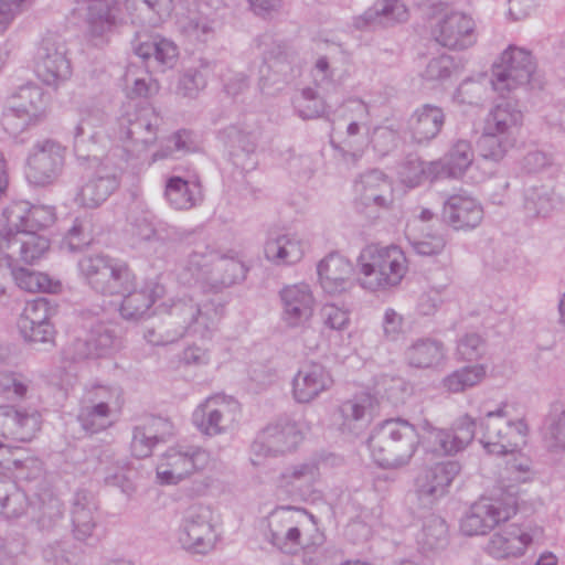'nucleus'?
Listing matches in <instances>:
<instances>
[{
	"mask_svg": "<svg viewBox=\"0 0 565 565\" xmlns=\"http://www.w3.org/2000/svg\"><path fill=\"white\" fill-rule=\"evenodd\" d=\"M476 427V420L468 414L460 416L450 429L435 427L427 419L417 429L406 419L390 418L372 429L367 445L376 465L399 469L411 462L418 444L426 452L438 456L463 450L473 440Z\"/></svg>",
	"mask_w": 565,
	"mask_h": 565,
	"instance_id": "f257e3e1",
	"label": "nucleus"
},
{
	"mask_svg": "<svg viewBox=\"0 0 565 565\" xmlns=\"http://www.w3.org/2000/svg\"><path fill=\"white\" fill-rule=\"evenodd\" d=\"M224 302L216 299L198 300L184 294L171 300L167 316L147 328L143 338L152 345H168L184 335L211 338L224 316Z\"/></svg>",
	"mask_w": 565,
	"mask_h": 565,
	"instance_id": "f03ea898",
	"label": "nucleus"
},
{
	"mask_svg": "<svg viewBox=\"0 0 565 565\" xmlns=\"http://www.w3.org/2000/svg\"><path fill=\"white\" fill-rule=\"evenodd\" d=\"M0 469L10 472L18 482L0 477V514L6 519H18L28 508V497L50 487L43 462L35 457H22L0 443Z\"/></svg>",
	"mask_w": 565,
	"mask_h": 565,
	"instance_id": "7ed1b4c3",
	"label": "nucleus"
},
{
	"mask_svg": "<svg viewBox=\"0 0 565 565\" xmlns=\"http://www.w3.org/2000/svg\"><path fill=\"white\" fill-rule=\"evenodd\" d=\"M267 540L284 554L295 555L301 548L323 544V534L316 527L315 516L305 509L278 507L267 518Z\"/></svg>",
	"mask_w": 565,
	"mask_h": 565,
	"instance_id": "20e7f679",
	"label": "nucleus"
},
{
	"mask_svg": "<svg viewBox=\"0 0 565 565\" xmlns=\"http://www.w3.org/2000/svg\"><path fill=\"white\" fill-rule=\"evenodd\" d=\"M358 266L361 287L371 291L396 287L408 268L406 256L399 247L377 244L367 245L361 250Z\"/></svg>",
	"mask_w": 565,
	"mask_h": 565,
	"instance_id": "39448f33",
	"label": "nucleus"
},
{
	"mask_svg": "<svg viewBox=\"0 0 565 565\" xmlns=\"http://www.w3.org/2000/svg\"><path fill=\"white\" fill-rule=\"evenodd\" d=\"M77 268L81 278L95 292L104 296L122 295L136 284L129 265L106 254L83 256Z\"/></svg>",
	"mask_w": 565,
	"mask_h": 565,
	"instance_id": "423d86ee",
	"label": "nucleus"
},
{
	"mask_svg": "<svg viewBox=\"0 0 565 565\" xmlns=\"http://www.w3.org/2000/svg\"><path fill=\"white\" fill-rule=\"evenodd\" d=\"M161 117L148 105H128L117 119L115 136L132 157H140L157 140Z\"/></svg>",
	"mask_w": 565,
	"mask_h": 565,
	"instance_id": "0eeeda50",
	"label": "nucleus"
},
{
	"mask_svg": "<svg viewBox=\"0 0 565 565\" xmlns=\"http://www.w3.org/2000/svg\"><path fill=\"white\" fill-rule=\"evenodd\" d=\"M480 443L489 454L505 455L514 452L525 443L527 425L523 419L509 418L507 405L488 412L479 422Z\"/></svg>",
	"mask_w": 565,
	"mask_h": 565,
	"instance_id": "6e6552de",
	"label": "nucleus"
},
{
	"mask_svg": "<svg viewBox=\"0 0 565 565\" xmlns=\"http://www.w3.org/2000/svg\"><path fill=\"white\" fill-rule=\"evenodd\" d=\"M210 462V454L198 446L175 445L169 447L157 465V479L161 484H178Z\"/></svg>",
	"mask_w": 565,
	"mask_h": 565,
	"instance_id": "1a4fd4ad",
	"label": "nucleus"
},
{
	"mask_svg": "<svg viewBox=\"0 0 565 565\" xmlns=\"http://www.w3.org/2000/svg\"><path fill=\"white\" fill-rule=\"evenodd\" d=\"M536 70L532 53L510 45L493 64L491 84L493 89L503 93L530 83Z\"/></svg>",
	"mask_w": 565,
	"mask_h": 565,
	"instance_id": "9d476101",
	"label": "nucleus"
},
{
	"mask_svg": "<svg viewBox=\"0 0 565 565\" xmlns=\"http://www.w3.org/2000/svg\"><path fill=\"white\" fill-rule=\"evenodd\" d=\"M66 149L54 139L38 140L29 151L25 178L36 186L52 184L61 174Z\"/></svg>",
	"mask_w": 565,
	"mask_h": 565,
	"instance_id": "9b49d317",
	"label": "nucleus"
},
{
	"mask_svg": "<svg viewBox=\"0 0 565 565\" xmlns=\"http://www.w3.org/2000/svg\"><path fill=\"white\" fill-rule=\"evenodd\" d=\"M305 425L280 419L267 425L252 445L256 457H277L295 451L305 439Z\"/></svg>",
	"mask_w": 565,
	"mask_h": 565,
	"instance_id": "f8f14e48",
	"label": "nucleus"
},
{
	"mask_svg": "<svg viewBox=\"0 0 565 565\" xmlns=\"http://www.w3.org/2000/svg\"><path fill=\"white\" fill-rule=\"evenodd\" d=\"M239 415V404L225 395H214L201 403L192 414L194 426L206 436L231 430Z\"/></svg>",
	"mask_w": 565,
	"mask_h": 565,
	"instance_id": "ddd939ff",
	"label": "nucleus"
},
{
	"mask_svg": "<svg viewBox=\"0 0 565 565\" xmlns=\"http://www.w3.org/2000/svg\"><path fill=\"white\" fill-rule=\"evenodd\" d=\"M543 527L536 524H510L495 532L487 544V552L493 558L521 557L526 550L543 541Z\"/></svg>",
	"mask_w": 565,
	"mask_h": 565,
	"instance_id": "4468645a",
	"label": "nucleus"
},
{
	"mask_svg": "<svg viewBox=\"0 0 565 565\" xmlns=\"http://www.w3.org/2000/svg\"><path fill=\"white\" fill-rule=\"evenodd\" d=\"M35 73L47 86L57 87L72 75L66 44L55 35L42 39L35 55Z\"/></svg>",
	"mask_w": 565,
	"mask_h": 565,
	"instance_id": "2eb2a0df",
	"label": "nucleus"
},
{
	"mask_svg": "<svg viewBox=\"0 0 565 565\" xmlns=\"http://www.w3.org/2000/svg\"><path fill=\"white\" fill-rule=\"evenodd\" d=\"M217 541L216 531L212 524V511L204 505L190 507L183 518L179 533L182 547L191 553L206 554Z\"/></svg>",
	"mask_w": 565,
	"mask_h": 565,
	"instance_id": "dca6fc26",
	"label": "nucleus"
},
{
	"mask_svg": "<svg viewBox=\"0 0 565 565\" xmlns=\"http://www.w3.org/2000/svg\"><path fill=\"white\" fill-rule=\"evenodd\" d=\"M515 513L514 501L503 502L500 499L481 498L461 519L460 531L467 536L484 535Z\"/></svg>",
	"mask_w": 565,
	"mask_h": 565,
	"instance_id": "f3484780",
	"label": "nucleus"
},
{
	"mask_svg": "<svg viewBox=\"0 0 565 565\" xmlns=\"http://www.w3.org/2000/svg\"><path fill=\"white\" fill-rule=\"evenodd\" d=\"M280 318L288 328L306 326L315 312L316 299L306 282L286 285L279 290Z\"/></svg>",
	"mask_w": 565,
	"mask_h": 565,
	"instance_id": "a211bd4d",
	"label": "nucleus"
},
{
	"mask_svg": "<svg viewBox=\"0 0 565 565\" xmlns=\"http://www.w3.org/2000/svg\"><path fill=\"white\" fill-rule=\"evenodd\" d=\"M460 470L459 462L454 460L439 462L423 470L415 480V492L422 503L429 505L444 497Z\"/></svg>",
	"mask_w": 565,
	"mask_h": 565,
	"instance_id": "6ab92c4d",
	"label": "nucleus"
},
{
	"mask_svg": "<svg viewBox=\"0 0 565 565\" xmlns=\"http://www.w3.org/2000/svg\"><path fill=\"white\" fill-rule=\"evenodd\" d=\"M321 288L331 296L349 292L355 286L352 263L339 253H330L317 265Z\"/></svg>",
	"mask_w": 565,
	"mask_h": 565,
	"instance_id": "aec40b11",
	"label": "nucleus"
},
{
	"mask_svg": "<svg viewBox=\"0 0 565 565\" xmlns=\"http://www.w3.org/2000/svg\"><path fill=\"white\" fill-rule=\"evenodd\" d=\"M475 28L471 17L462 12H451L437 22L433 36L443 46L463 50L475 44Z\"/></svg>",
	"mask_w": 565,
	"mask_h": 565,
	"instance_id": "412c9836",
	"label": "nucleus"
},
{
	"mask_svg": "<svg viewBox=\"0 0 565 565\" xmlns=\"http://www.w3.org/2000/svg\"><path fill=\"white\" fill-rule=\"evenodd\" d=\"M355 202L363 207L387 209L393 202L391 180L380 170L362 173L354 183Z\"/></svg>",
	"mask_w": 565,
	"mask_h": 565,
	"instance_id": "4be33fe9",
	"label": "nucleus"
},
{
	"mask_svg": "<svg viewBox=\"0 0 565 565\" xmlns=\"http://www.w3.org/2000/svg\"><path fill=\"white\" fill-rule=\"evenodd\" d=\"M30 520L42 532H51L64 519V505L51 486L28 497Z\"/></svg>",
	"mask_w": 565,
	"mask_h": 565,
	"instance_id": "5701e85b",
	"label": "nucleus"
},
{
	"mask_svg": "<svg viewBox=\"0 0 565 565\" xmlns=\"http://www.w3.org/2000/svg\"><path fill=\"white\" fill-rule=\"evenodd\" d=\"M333 384L330 372L320 363L302 364L292 379V396L298 403H309Z\"/></svg>",
	"mask_w": 565,
	"mask_h": 565,
	"instance_id": "b1692460",
	"label": "nucleus"
},
{
	"mask_svg": "<svg viewBox=\"0 0 565 565\" xmlns=\"http://www.w3.org/2000/svg\"><path fill=\"white\" fill-rule=\"evenodd\" d=\"M221 136L230 148V157L236 168L246 172L256 168V149L259 140V134L256 130L230 126L222 131Z\"/></svg>",
	"mask_w": 565,
	"mask_h": 565,
	"instance_id": "393cba45",
	"label": "nucleus"
},
{
	"mask_svg": "<svg viewBox=\"0 0 565 565\" xmlns=\"http://www.w3.org/2000/svg\"><path fill=\"white\" fill-rule=\"evenodd\" d=\"M119 183L118 170L103 164L81 186L75 201L83 207H98L119 188Z\"/></svg>",
	"mask_w": 565,
	"mask_h": 565,
	"instance_id": "a878e982",
	"label": "nucleus"
},
{
	"mask_svg": "<svg viewBox=\"0 0 565 565\" xmlns=\"http://www.w3.org/2000/svg\"><path fill=\"white\" fill-rule=\"evenodd\" d=\"M172 435V424L162 417L149 416L135 426L131 439V454L136 458H147L158 443Z\"/></svg>",
	"mask_w": 565,
	"mask_h": 565,
	"instance_id": "bb28decb",
	"label": "nucleus"
},
{
	"mask_svg": "<svg viewBox=\"0 0 565 565\" xmlns=\"http://www.w3.org/2000/svg\"><path fill=\"white\" fill-rule=\"evenodd\" d=\"M444 217L456 230H471L481 223L483 209L475 198L458 193L444 203Z\"/></svg>",
	"mask_w": 565,
	"mask_h": 565,
	"instance_id": "cd10ccee",
	"label": "nucleus"
},
{
	"mask_svg": "<svg viewBox=\"0 0 565 565\" xmlns=\"http://www.w3.org/2000/svg\"><path fill=\"white\" fill-rule=\"evenodd\" d=\"M213 249L204 244L198 245L175 268V277L181 285L199 286L206 291L210 263Z\"/></svg>",
	"mask_w": 565,
	"mask_h": 565,
	"instance_id": "c85d7f7f",
	"label": "nucleus"
},
{
	"mask_svg": "<svg viewBox=\"0 0 565 565\" xmlns=\"http://www.w3.org/2000/svg\"><path fill=\"white\" fill-rule=\"evenodd\" d=\"M246 268L234 256L222 255L213 250V262L210 263L206 291L218 292L245 278Z\"/></svg>",
	"mask_w": 565,
	"mask_h": 565,
	"instance_id": "c756f323",
	"label": "nucleus"
},
{
	"mask_svg": "<svg viewBox=\"0 0 565 565\" xmlns=\"http://www.w3.org/2000/svg\"><path fill=\"white\" fill-rule=\"evenodd\" d=\"M118 344V338L113 326L105 322H96L90 327L85 340L74 342V359L99 358L108 354Z\"/></svg>",
	"mask_w": 565,
	"mask_h": 565,
	"instance_id": "7c9ffc66",
	"label": "nucleus"
},
{
	"mask_svg": "<svg viewBox=\"0 0 565 565\" xmlns=\"http://www.w3.org/2000/svg\"><path fill=\"white\" fill-rule=\"evenodd\" d=\"M373 402V397L367 393L344 401L337 412L340 429L358 434L365 428L372 419Z\"/></svg>",
	"mask_w": 565,
	"mask_h": 565,
	"instance_id": "2f4dec72",
	"label": "nucleus"
},
{
	"mask_svg": "<svg viewBox=\"0 0 565 565\" xmlns=\"http://www.w3.org/2000/svg\"><path fill=\"white\" fill-rule=\"evenodd\" d=\"M163 295V287L154 281H148L138 290L128 292L120 305L119 313L122 319L138 321L151 315L154 302Z\"/></svg>",
	"mask_w": 565,
	"mask_h": 565,
	"instance_id": "473e14b6",
	"label": "nucleus"
},
{
	"mask_svg": "<svg viewBox=\"0 0 565 565\" xmlns=\"http://www.w3.org/2000/svg\"><path fill=\"white\" fill-rule=\"evenodd\" d=\"M164 199L171 209L189 211L203 200L201 183L196 178L172 175L166 181Z\"/></svg>",
	"mask_w": 565,
	"mask_h": 565,
	"instance_id": "72a5a7b5",
	"label": "nucleus"
},
{
	"mask_svg": "<svg viewBox=\"0 0 565 565\" xmlns=\"http://www.w3.org/2000/svg\"><path fill=\"white\" fill-rule=\"evenodd\" d=\"M406 20L407 9L399 0H377L354 19V26L360 30L375 29Z\"/></svg>",
	"mask_w": 565,
	"mask_h": 565,
	"instance_id": "f704fd0d",
	"label": "nucleus"
},
{
	"mask_svg": "<svg viewBox=\"0 0 565 565\" xmlns=\"http://www.w3.org/2000/svg\"><path fill=\"white\" fill-rule=\"evenodd\" d=\"M523 124V113L515 100L503 99L497 103L484 120V128L503 136L514 137Z\"/></svg>",
	"mask_w": 565,
	"mask_h": 565,
	"instance_id": "c9c22d12",
	"label": "nucleus"
},
{
	"mask_svg": "<svg viewBox=\"0 0 565 565\" xmlns=\"http://www.w3.org/2000/svg\"><path fill=\"white\" fill-rule=\"evenodd\" d=\"M305 254V243L296 233H276L265 244V256L276 265H291Z\"/></svg>",
	"mask_w": 565,
	"mask_h": 565,
	"instance_id": "e433bc0d",
	"label": "nucleus"
},
{
	"mask_svg": "<svg viewBox=\"0 0 565 565\" xmlns=\"http://www.w3.org/2000/svg\"><path fill=\"white\" fill-rule=\"evenodd\" d=\"M319 478V463L317 460L310 459L287 467L279 477V487L303 497L311 491Z\"/></svg>",
	"mask_w": 565,
	"mask_h": 565,
	"instance_id": "4c0bfd02",
	"label": "nucleus"
},
{
	"mask_svg": "<svg viewBox=\"0 0 565 565\" xmlns=\"http://www.w3.org/2000/svg\"><path fill=\"white\" fill-rule=\"evenodd\" d=\"M473 150L468 140H457L438 161L429 162V171L435 177L444 174L450 178H460L473 161Z\"/></svg>",
	"mask_w": 565,
	"mask_h": 565,
	"instance_id": "58836bf2",
	"label": "nucleus"
},
{
	"mask_svg": "<svg viewBox=\"0 0 565 565\" xmlns=\"http://www.w3.org/2000/svg\"><path fill=\"white\" fill-rule=\"evenodd\" d=\"M407 363L416 369H434L445 364L447 351L444 343L433 338H420L405 351Z\"/></svg>",
	"mask_w": 565,
	"mask_h": 565,
	"instance_id": "ea45409f",
	"label": "nucleus"
},
{
	"mask_svg": "<svg viewBox=\"0 0 565 565\" xmlns=\"http://www.w3.org/2000/svg\"><path fill=\"white\" fill-rule=\"evenodd\" d=\"M445 122V114L440 107L424 105L416 109L409 119L412 138L417 143L428 142L436 138Z\"/></svg>",
	"mask_w": 565,
	"mask_h": 565,
	"instance_id": "a19ab883",
	"label": "nucleus"
},
{
	"mask_svg": "<svg viewBox=\"0 0 565 565\" xmlns=\"http://www.w3.org/2000/svg\"><path fill=\"white\" fill-rule=\"evenodd\" d=\"M135 53L147 61L148 65H153L164 71L166 68L173 67L179 50L171 40L156 35L149 41L139 43L135 47Z\"/></svg>",
	"mask_w": 565,
	"mask_h": 565,
	"instance_id": "79ce46f5",
	"label": "nucleus"
},
{
	"mask_svg": "<svg viewBox=\"0 0 565 565\" xmlns=\"http://www.w3.org/2000/svg\"><path fill=\"white\" fill-rule=\"evenodd\" d=\"M291 54L287 47L279 43H271V47L264 51V65L260 68V88L265 89L269 84L279 81V76L287 75L290 71Z\"/></svg>",
	"mask_w": 565,
	"mask_h": 565,
	"instance_id": "37998d69",
	"label": "nucleus"
},
{
	"mask_svg": "<svg viewBox=\"0 0 565 565\" xmlns=\"http://www.w3.org/2000/svg\"><path fill=\"white\" fill-rule=\"evenodd\" d=\"M132 235L140 241L168 239L183 241L190 233L166 223L156 222L154 217L149 214L137 217L131 224Z\"/></svg>",
	"mask_w": 565,
	"mask_h": 565,
	"instance_id": "c03bdc74",
	"label": "nucleus"
},
{
	"mask_svg": "<svg viewBox=\"0 0 565 565\" xmlns=\"http://www.w3.org/2000/svg\"><path fill=\"white\" fill-rule=\"evenodd\" d=\"M94 510L95 503L86 491H77L74 494L71 514L77 540L84 541L92 535L95 529Z\"/></svg>",
	"mask_w": 565,
	"mask_h": 565,
	"instance_id": "a18cd8bd",
	"label": "nucleus"
},
{
	"mask_svg": "<svg viewBox=\"0 0 565 565\" xmlns=\"http://www.w3.org/2000/svg\"><path fill=\"white\" fill-rule=\"evenodd\" d=\"M40 426L41 416L38 412L22 411L13 406L4 438L30 441L40 429Z\"/></svg>",
	"mask_w": 565,
	"mask_h": 565,
	"instance_id": "49530a36",
	"label": "nucleus"
},
{
	"mask_svg": "<svg viewBox=\"0 0 565 565\" xmlns=\"http://www.w3.org/2000/svg\"><path fill=\"white\" fill-rule=\"evenodd\" d=\"M215 68V64L207 60H200L198 67L186 70L179 78L177 94L185 98H196L205 88L207 78Z\"/></svg>",
	"mask_w": 565,
	"mask_h": 565,
	"instance_id": "de8ad7c7",
	"label": "nucleus"
},
{
	"mask_svg": "<svg viewBox=\"0 0 565 565\" xmlns=\"http://www.w3.org/2000/svg\"><path fill=\"white\" fill-rule=\"evenodd\" d=\"M487 374L483 364H473L459 367L441 381V386L448 393L458 394L480 384Z\"/></svg>",
	"mask_w": 565,
	"mask_h": 565,
	"instance_id": "09e8293b",
	"label": "nucleus"
},
{
	"mask_svg": "<svg viewBox=\"0 0 565 565\" xmlns=\"http://www.w3.org/2000/svg\"><path fill=\"white\" fill-rule=\"evenodd\" d=\"M559 204V199L553 189L540 185L531 186L524 193V210L530 216H547Z\"/></svg>",
	"mask_w": 565,
	"mask_h": 565,
	"instance_id": "8fccbe9b",
	"label": "nucleus"
},
{
	"mask_svg": "<svg viewBox=\"0 0 565 565\" xmlns=\"http://www.w3.org/2000/svg\"><path fill=\"white\" fill-rule=\"evenodd\" d=\"M9 105L41 119L45 111L46 100L40 86L28 84L19 88L17 94L10 98Z\"/></svg>",
	"mask_w": 565,
	"mask_h": 565,
	"instance_id": "3c124183",
	"label": "nucleus"
},
{
	"mask_svg": "<svg viewBox=\"0 0 565 565\" xmlns=\"http://www.w3.org/2000/svg\"><path fill=\"white\" fill-rule=\"evenodd\" d=\"M19 288L29 292H56L60 282L51 279L46 274L30 270L19 265L9 266Z\"/></svg>",
	"mask_w": 565,
	"mask_h": 565,
	"instance_id": "603ef678",
	"label": "nucleus"
},
{
	"mask_svg": "<svg viewBox=\"0 0 565 565\" xmlns=\"http://www.w3.org/2000/svg\"><path fill=\"white\" fill-rule=\"evenodd\" d=\"M514 137L503 136L483 127V132L478 139V149L484 159L492 161L502 160L508 151L514 147Z\"/></svg>",
	"mask_w": 565,
	"mask_h": 565,
	"instance_id": "864d4df0",
	"label": "nucleus"
},
{
	"mask_svg": "<svg viewBox=\"0 0 565 565\" xmlns=\"http://www.w3.org/2000/svg\"><path fill=\"white\" fill-rule=\"evenodd\" d=\"M114 413V411L100 403L94 404L84 399L77 417L82 427L86 431L94 434L111 424V415Z\"/></svg>",
	"mask_w": 565,
	"mask_h": 565,
	"instance_id": "5fc2aeb1",
	"label": "nucleus"
},
{
	"mask_svg": "<svg viewBox=\"0 0 565 565\" xmlns=\"http://www.w3.org/2000/svg\"><path fill=\"white\" fill-rule=\"evenodd\" d=\"M544 441L550 449H565V407L554 405L544 424Z\"/></svg>",
	"mask_w": 565,
	"mask_h": 565,
	"instance_id": "6e6d98bb",
	"label": "nucleus"
},
{
	"mask_svg": "<svg viewBox=\"0 0 565 565\" xmlns=\"http://www.w3.org/2000/svg\"><path fill=\"white\" fill-rule=\"evenodd\" d=\"M17 326L20 334L28 342L51 343L54 341L55 329L52 322H33L18 318Z\"/></svg>",
	"mask_w": 565,
	"mask_h": 565,
	"instance_id": "4d7b16f0",
	"label": "nucleus"
},
{
	"mask_svg": "<svg viewBox=\"0 0 565 565\" xmlns=\"http://www.w3.org/2000/svg\"><path fill=\"white\" fill-rule=\"evenodd\" d=\"M40 119L30 114L19 110L12 106H8L2 115V126L7 134L17 138L24 132L30 126L38 124Z\"/></svg>",
	"mask_w": 565,
	"mask_h": 565,
	"instance_id": "13d9d810",
	"label": "nucleus"
},
{
	"mask_svg": "<svg viewBox=\"0 0 565 565\" xmlns=\"http://www.w3.org/2000/svg\"><path fill=\"white\" fill-rule=\"evenodd\" d=\"M64 242L70 250L75 252L93 242L92 222L88 217H76L68 228Z\"/></svg>",
	"mask_w": 565,
	"mask_h": 565,
	"instance_id": "bf43d9fd",
	"label": "nucleus"
},
{
	"mask_svg": "<svg viewBox=\"0 0 565 565\" xmlns=\"http://www.w3.org/2000/svg\"><path fill=\"white\" fill-rule=\"evenodd\" d=\"M105 118V113L100 110L89 111L81 117L74 130V148L76 152L81 151V145L84 143L85 138L93 139L95 137L94 129L102 126Z\"/></svg>",
	"mask_w": 565,
	"mask_h": 565,
	"instance_id": "052dcab7",
	"label": "nucleus"
},
{
	"mask_svg": "<svg viewBox=\"0 0 565 565\" xmlns=\"http://www.w3.org/2000/svg\"><path fill=\"white\" fill-rule=\"evenodd\" d=\"M30 203L28 201H13L3 210L6 226L0 231L18 232L28 227Z\"/></svg>",
	"mask_w": 565,
	"mask_h": 565,
	"instance_id": "680f3d73",
	"label": "nucleus"
},
{
	"mask_svg": "<svg viewBox=\"0 0 565 565\" xmlns=\"http://www.w3.org/2000/svg\"><path fill=\"white\" fill-rule=\"evenodd\" d=\"M295 109L302 119L318 118L324 113V104L318 98L315 89L307 87L302 89L299 97L294 102Z\"/></svg>",
	"mask_w": 565,
	"mask_h": 565,
	"instance_id": "e2e57ef3",
	"label": "nucleus"
},
{
	"mask_svg": "<svg viewBox=\"0 0 565 565\" xmlns=\"http://www.w3.org/2000/svg\"><path fill=\"white\" fill-rule=\"evenodd\" d=\"M484 352L486 342L478 333H466L457 341L456 355L459 360L477 361Z\"/></svg>",
	"mask_w": 565,
	"mask_h": 565,
	"instance_id": "0e129e2a",
	"label": "nucleus"
},
{
	"mask_svg": "<svg viewBox=\"0 0 565 565\" xmlns=\"http://www.w3.org/2000/svg\"><path fill=\"white\" fill-rule=\"evenodd\" d=\"M31 381L21 373L0 371V394L12 398H23L30 387Z\"/></svg>",
	"mask_w": 565,
	"mask_h": 565,
	"instance_id": "69168bd1",
	"label": "nucleus"
},
{
	"mask_svg": "<svg viewBox=\"0 0 565 565\" xmlns=\"http://www.w3.org/2000/svg\"><path fill=\"white\" fill-rule=\"evenodd\" d=\"M413 249L423 256L438 255L446 246L445 237L439 233H425L408 236Z\"/></svg>",
	"mask_w": 565,
	"mask_h": 565,
	"instance_id": "338daca9",
	"label": "nucleus"
},
{
	"mask_svg": "<svg viewBox=\"0 0 565 565\" xmlns=\"http://www.w3.org/2000/svg\"><path fill=\"white\" fill-rule=\"evenodd\" d=\"M455 68L451 56L443 54L431 58L422 73L423 79L426 82H443L448 78Z\"/></svg>",
	"mask_w": 565,
	"mask_h": 565,
	"instance_id": "774afa93",
	"label": "nucleus"
}]
</instances>
